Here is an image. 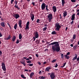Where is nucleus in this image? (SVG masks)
Returning <instances> with one entry per match:
<instances>
[{"label":"nucleus","mask_w":79,"mask_h":79,"mask_svg":"<svg viewBox=\"0 0 79 79\" xmlns=\"http://www.w3.org/2000/svg\"><path fill=\"white\" fill-rule=\"evenodd\" d=\"M16 36H14L12 38V40L13 42H14L16 40Z\"/></svg>","instance_id":"17"},{"label":"nucleus","mask_w":79,"mask_h":79,"mask_svg":"<svg viewBox=\"0 0 79 79\" xmlns=\"http://www.w3.org/2000/svg\"><path fill=\"white\" fill-rule=\"evenodd\" d=\"M14 1H15V0H11L10 2L11 4H13V2H14Z\"/></svg>","instance_id":"38"},{"label":"nucleus","mask_w":79,"mask_h":79,"mask_svg":"<svg viewBox=\"0 0 79 79\" xmlns=\"http://www.w3.org/2000/svg\"><path fill=\"white\" fill-rule=\"evenodd\" d=\"M47 19H48V21H51L53 18V15L52 14H50L47 16Z\"/></svg>","instance_id":"3"},{"label":"nucleus","mask_w":79,"mask_h":79,"mask_svg":"<svg viewBox=\"0 0 79 79\" xmlns=\"http://www.w3.org/2000/svg\"><path fill=\"white\" fill-rule=\"evenodd\" d=\"M78 26L77 27L78 28H79V24H78V25H77Z\"/></svg>","instance_id":"64"},{"label":"nucleus","mask_w":79,"mask_h":79,"mask_svg":"<svg viewBox=\"0 0 79 79\" xmlns=\"http://www.w3.org/2000/svg\"><path fill=\"white\" fill-rule=\"evenodd\" d=\"M56 61V59H54L52 61V62L54 63H55Z\"/></svg>","instance_id":"31"},{"label":"nucleus","mask_w":79,"mask_h":79,"mask_svg":"<svg viewBox=\"0 0 79 79\" xmlns=\"http://www.w3.org/2000/svg\"><path fill=\"white\" fill-rule=\"evenodd\" d=\"M50 77L52 79H54L55 77V73L52 72L51 73L50 75Z\"/></svg>","instance_id":"6"},{"label":"nucleus","mask_w":79,"mask_h":79,"mask_svg":"<svg viewBox=\"0 0 79 79\" xmlns=\"http://www.w3.org/2000/svg\"><path fill=\"white\" fill-rule=\"evenodd\" d=\"M29 59H30V60H31V59H32V57H31V56H29Z\"/></svg>","instance_id":"52"},{"label":"nucleus","mask_w":79,"mask_h":79,"mask_svg":"<svg viewBox=\"0 0 79 79\" xmlns=\"http://www.w3.org/2000/svg\"><path fill=\"white\" fill-rule=\"evenodd\" d=\"M38 64H39L40 65V64H41V63L40 62H39L38 63Z\"/></svg>","instance_id":"61"},{"label":"nucleus","mask_w":79,"mask_h":79,"mask_svg":"<svg viewBox=\"0 0 79 79\" xmlns=\"http://www.w3.org/2000/svg\"><path fill=\"white\" fill-rule=\"evenodd\" d=\"M64 3H65V1H64V0H62V6H64Z\"/></svg>","instance_id":"20"},{"label":"nucleus","mask_w":79,"mask_h":79,"mask_svg":"<svg viewBox=\"0 0 79 79\" xmlns=\"http://www.w3.org/2000/svg\"><path fill=\"white\" fill-rule=\"evenodd\" d=\"M29 66H33V64H29Z\"/></svg>","instance_id":"41"},{"label":"nucleus","mask_w":79,"mask_h":79,"mask_svg":"<svg viewBox=\"0 0 79 79\" xmlns=\"http://www.w3.org/2000/svg\"><path fill=\"white\" fill-rule=\"evenodd\" d=\"M47 27H45V28H44L43 29V31H46V30H47Z\"/></svg>","instance_id":"33"},{"label":"nucleus","mask_w":79,"mask_h":79,"mask_svg":"<svg viewBox=\"0 0 79 79\" xmlns=\"http://www.w3.org/2000/svg\"><path fill=\"white\" fill-rule=\"evenodd\" d=\"M31 4H32L33 6H35V2H33L31 3Z\"/></svg>","instance_id":"45"},{"label":"nucleus","mask_w":79,"mask_h":79,"mask_svg":"<svg viewBox=\"0 0 79 79\" xmlns=\"http://www.w3.org/2000/svg\"><path fill=\"white\" fill-rule=\"evenodd\" d=\"M68 14L67 13V12L66 11H64L63 13V17H65L66 16H67Z\"/></svg>","instance_id":"16"},{"label":"nucleus","mask_w":79,"mask_h":79,"mask_svg":"<svg viewBox=\"0 0 79 79\" xmlns=\"http://www.w3.org/2000/svg\"><path fill=\"white\" fill-rule=\"evenodd\" d=\"M73 23H74V21L73 20L72 22H70V24H73Z\"/></svg>","instance_id":"46"},{"label":"nucleus","mask_w":79,"mask_h":79,"mask_svg":"<svg viewBox=\"0 0 79 79\" xmlns=\"http://www.w3.org/2000/svg\"><path fill=\"white\" fill-rule=\"evenodd\" d=\"M11 37V35H9L7 37V38H6V40H9V39H10Z\"/></svg>","instance_id":"26"},{"label":"nucleus","mask_w":79,"mask_h":79,"mask_svg":"<svg viewBox=\"0 0 79 79\" xmlns=\"http://www.w3.org/2000/svg\"><path fill=\"white\" fill-rule=\"evenodd\" d=\"M31 15V19L33 21H34V14H32Z\"/></svg>","instance_id":"13"},{"label":"nucleus","mask_w":79,"mask_h":79,"mask_svg":"<svg viewBox=\"0 0 79 79\" xmlns=\"http://www.w3.org/2000/svg\"><path fill=\"white\" fill-rule=\"evenodd\" d=\"M61 57L62 58H64V55H63V54H61Z\"/></svg>","instance_id":"35"},{"label":"nucleus","mask_w":79,"mask_h":79,"mask_svg":"<svg viewBox=\"0 0 79 79\" xmlns=\"http://www.w3.org/2000/svg\"><path fill=\"white\" fill-rule=\"evenodd\" d=\"M34 75V73L32 72L30 73V78H32V76Z\"/></svg>","instance_id":"19"},{"label":"nucleus","mask_w":79,"mask_h":79,"mask_svg":"<svg viewBox=\"0 0 79 79\" xmlns=\"http://www.w3.org/2000/svg\"><path fill=\"white\" fill-rule=\"evenodd\" d=\"M13 16H14V18H15V19H18V18H19L20 16L19 14H14Z\"/></svg>","instance_id":"7"},{"label":"nucleus","mask_w":79,"mask_h":79,"mask_svg":"<svg viewBox=\"0 0 79 79\" xmlns=\"http://www.w3.org/2000/svg\"><path fill=\"white\" fill-rule=\"evenodd\" d=\"M52 8L53 11L55 13L56 11V7L55 6H53Z\"/></svg>","instance_id":"15"},{"label":"nucleus","mask_w":79,"mask_h":79,"mask_svg":"<svg viewBox=\"0 0 79 79\" xmlns=\"http://www.w3.org/2000/svg\"><path fill=\"white\" fill-rule=\"evenodd\" d=\"M14 3H15V5L14 6V7L15 8H16L17 10H20V8L19 7H18V6L17 5V4H18V1H16V0H15L14 2Z\"/></svg>","instance_id":"5"},{"label":"nucleus","mask_w":79,"mask_h":79,"mask_svg":"<svg viewBox=\"0 0 79 79\" xmlns=\"http://www.w3.org/2000/svg\"><path fill=\"white\" fill-rule=\"evenodd\" d=\"M39 22H40V20L39 19H37L36 23H39Z\"/></svg>","instance_id":"37"},{"label":"nucleus","mask_w":79,"mask_h":79,"mask_svg":"<svg viewBox=\"0 0 79 79\" xmlns=\"http://www.w3.org/2000/svg\"><path fill=\"white\" fill-rule=\"evenodd\" d=\"M2 54V51L0 50V55H1Z\"/></svg>","instance_id":"51"},{"label":"nucleus","mask_w":79,"mask_h":79,"mask_svg":"<svg viewBox=\"0 0 79 79\" xmlns=\"http://www.w3.org/2000/svg\"><path fill=\"white\" fill-rule=\"evenodd\" d=\"M24 70H25V71H24V72L27 71V72H28V71H29V70H27V69H26L25 70L24 69Z\"/></svg>","instance_id":"50"},{"label":"nucleus","mask_w":79,"mask_h":79,"mask_svg":"<svg viewBox=\"0 0 79 79\" xmlns=\"http://www.w3.org/2000/svg\"><path fill=\"white\" fill-rule=\"evenodd\" d=\"M21 77L22 78H23V79H26V77H24V75L23 74H22L21 75Z\"/></svg>","instance_id":"28"},{"label":"nucleus","mask_w":79,"mask_h":79,"mask_svg":"<svg viewBox=\"0 0 79 79\" xmlns=\"http://www.w3.org/2000/svg\"><path fill=\"white\" fill-rule=\"evenodd\" d=\"M77 45H76L74 46L73 47L74 50H76V48H77Z\"/></svg>","instance_id":"29"},{"label":"nucleus","mask_w":79,"mask_h":79,"mask_svg":"<svg viewBox=\"0 0 79 79\" xmlns=\"http://www.w3.org/2000/svg\"><path fill=\"white\" fill-rule=\"evenodd\" d=\"M1 25L3 27H5V23L4 22H2L1 23Z\"/></svg>","instance_id":"18"},{"label":"nucleus","mask_w":79,"mask_h":79,"mask_svg":"<svg viewBox=\"0 0 79 79\" xmlns=\"http://www.w3.org/2000/svg\"><path fill=\"white\" fill-rule=\"evenodd\" d=\"M46 11H48V10H49V9H48V8H47L46 9Z\"/></svg>","instance_id":"62"},{"label":"nucleus","mask_w":79,"mask_h":79,"mask_svg":"<svg viewBox=\"0 0 79 79\" xmlns=\"http://www.w3.org/2000/svg\"><path fill=\"white\" fill-rule=\"evenodd\" d=\"M58 64H56V65L55 66V68H57L58 67Z\"/></svg>","instance_id":"40"},{"label":"nucleus","mask_w":79,"mask_h":79,"mask_svg":"<svg viewBox=\"0 0 79 79\" xmlns=\"http://www.w3.org/2000/svg\"><path fill=\"white\" fill-rule=\"evenodd\" d=\"M17 26H18V25L17 23H16L14 27L15 29V30H16L17 29L16 28H17V27H18Z\"/></svg>","instance_id":"24"},{"label":"nucleus","mask_w":79,"mask_h":79,"mask_svg":"<svg viewBox=\"0 0 79 79\" xmlns=\"http://www.w3.org/2000/svg\"><path fill=\"white\" fill-rule=\"evenodd\" d=\"M52 45V50H53V52H60L61 49H60V44H59V42H54L49 44V45Z\"/></svg>","instance_id":"1"},{"label":"nucleus","mask_w":79,"mask_h":79,"mask_svg":"<svg viewBox=\"0 0 79 79\" xmlns=\"http://www.w3.org/2000/svg\"><path fill=\"white\" fill-rule=\"evenodd\" d=\"M55 26L56 27V28L55 29L56 31H59L61 27V25H60V23H58L55 24Z\"/></svg>","instance_id":"2"},{"label":"nucleus","mask_w":79,"mask_h":79,"mask_svg":"<svg viewBox=\"0 0 79 79\" xmlns=\"http://www.w3.org/2000/svg\"><path fill=\"white\" fill-rule=\"evenodd\" d=\"M39 78L40 79H45L46 78V77L42 76H40L39 77Z\"/></svg>","instance_id":"23"},{"label":"nucleus","mask_w":79,"mask_h":79,"mask_svg":"<svg viewBox=\"0 0 79 79\" xmlns=\"http://www.w3.org/2000/svg\"><path fill=\"white\" fill-rule=\"evenodd\" d=\"M68 27H66V28H65V31H67V30H68Z\"/></svg>","instance_id":"57"},{"label":"nucleus","mask_w":79,"mask_h":79,"mask_svg":"<svg viewBox=\"0 0 79 79\" xmlns=\"http://www.w3.org/2000/svg\"><path fill=\"white\" fill-rule=\"evenodd\" d=\"M66 63L65 62L64 63V64L63 65L64 66H65V65H66Z\"/></svg>","instance_id":"49"},{"label":"nucleus","mask_w":79,"mask_h":79,"mask_svg":"<svg viewBox=\"0 0 79 79\" xmlns=\"http://www.w3.org/2000/svg\"><path fill=\"white\" fill-rule=\"evenodd\" d=\"M35 55L36 57H39V55L38 54H36Z\"/></svg>","instance_id":"54"},{"label":"nucleus","mask_w":79,"mask_h":79,"mask_svg":"<svg viewBox=\"0 0 79 79\" xmlns=\"http://www.w3.org/2000/svg\"><path fill=\"white\" fill-rule=\"evenodd\" d=\"M2 36H3L2 34V33H1V32H0V37H2Z\"/></svg>","instance_id":"48"},{"label":"nucleus","mask_w":79,"mask_h":79,"mask_svg":"<svg viewBox=\"0 0 79 79\" xmlns=\"http://www.w3.org/2000/svg\"><path fill=\"white\" fill-rule=\"evenodd\" d=\"M66 58L68 59H69V56H67L66 57Z\"/></svg>","instance_id":"39"},{"label":"nucleus","mask_w":79,"mask_h":79,"mask_svg":"<svg viewBox=\"0 0 79 79\" xmlns=\"http://www.w3.org/2000/svg\"><path fill=\"white\" fill-rule=\"evenodd\" d=\"M75 56H74L72 59V61H74L77 58V54H75Z\"/></svg>","instance_id":"12"},{"label":"nucleus","mask_w":79,"mask_h":79,"mask_svg":"<svg viewBox=\"0 0 79 79\" xmlns=\"http://www.w3.org/2000/svg\"><path fill=\"white\" fill-rule=\"evenodd\" d=\"M79 6V5L77 4V5L75 7H74V8H77V6Z\"/></svg>","instance_id":"44"},{"label":"nucleus","mask_w":79,"mask_h":79,"mask_svg":"<svg viewBox=\"0 0 79 79\" xmlns=\"http://www.w3.org/2000/svg\"><path fill=\"white\" fill-rule=\"evenodd\" d=\"M2 69L4 71H6V66L4 62H2Z\"/></svg>","instance_id":"4"},{"label":"nucleus","mask_w":79,"mask_h":79,"mask_svg":"<svg viewBox=\"0 0 79 79\" xmlns=\"http://www.w3.org/2000/svg\"><path fill=\"white\" fill-rule=\"evenodd\" d=\"M70 46L71 47H73V44H71V45H70Z\"/></svg>","instance_id":"56"},{"label":"nucleus","mask_w":79,"mask_h":79,"mask_svg":"<svg viewBox=\"0 0 79 79\" xmlns=\"http://www.w3.org/2000/svg\"><path fill=\"white\" fill-rule=\"evenodd\" d=\"M46 5L45 3H43L41 5V9L42 10H44L45 8Z\"/></svg>","instance_id":"8"},{"label":"nucleus","mask_w":79,"mask_h":79,"mask_svg":"<svg viewBox=\"0 0 79 79\" xmlns=\"http://www.w3.org/2000/svg\"><path fill=\"white\" fill-rule=\"evenodd\" d=\"M20 63H21V64H23L24 66H26V64L25 63V61H22L20 62Z\"/></svg>","instance_id":"22"},{"label":"nucleus","mask_w":79,"mask_h":79,"mask_svg":"<svg viewBox=\"0 0 79 79\" xmlns=\"http://www.w3.org/2000/svg\"><path fill=\"white\" fill-rule=\"evenodd\" d=\"M75 19V14H73V15H72V18L71 19L72 21H74Z\"/></svg>","instance_id":"14"},{"label":"nucleus","mask_w":79,"mask_h":79,"mask_svg":"<svg viewBox=\"0 0 79 79\" xmlns=\"http://www.w3.org/2000/svg\"><path fill=\"white\" fill-rule=\"evenodd\" d=\"M18 24H19V27H20V28H22V27H23V26L21 25V24H22V20H19Z\"/></svg>","instance_id":"10"},{"label":"nucleus","mask_w":79,"mask_h":79,"mask_svg":"<svg viewBox=\"0 0 79 79\" xmlns=\"http://www.w3.org/2000/svg\"><path fill=\"white\" fill-rule=\"evenodd\" d=\"M52 34H53L54 35H56V32L55 31H53L52 32Z\"/></svg>","instance_id":"27"},{"label":"nucleus","mask_w":79,"mask_h":79,"mask_svg":"<svg viewBox=\"0 0 79 79\" xmlns=\"http://www.w3.org/2000/svg\"><path fill=\"white\" fill-rule=\"evenodd\" d=\"M43 1V0H39V2H42Z\"/></svg>","instance_id":"60"},{"label":"nucleus","mask_w":79,"mask_h":79,"mask_svg":"<svg viewBox=\"0 0 79 79\" xmlns=\"http://www.w3.org/2000/svg\"><path fill=\"white\" fill-rule=\"evenodd\" d=\"M76 34H74L73 35V39L74 40L76 39Z\"/></svg>","instance_id":"30"},{"label":"nucleus","mask_w":79,"mask_h":79,"mask_svg":"<svg viewBox=\"0 0 79 79\" xmlns=\"http://www.w3.org/2000/svg\"><path fill=\"white\" fill-rule=\"evenodd\" d=\"M71 1L72 2H73V3H74L76 2V0H71Z\"/></svg>","instance_id":"34"},{"label":"nucleus","mask_w":79,"mask_h":79,"mask_svg":"<svg viewBox=\"0 0 79 79\" xmlns=\"http://www.w3.org/2000/svg\"><path fill=\"white\" fill-rule=\"evenodd\" d=\"M47 8H48V5H47L46 6V9Z\"/></svg>","instance_id":"59"},{"label":"nucleus","mask_w":79,"mask_h":79,"mask_svg":"<svg viewBox=\"0 0 79 79\" xmlns=\"http://www.w3.org/2000/svg\"><path fill=\"white\" fill-rule=\"evenodd\" d=\"M19 40H17V41H16V44H19Z\"/></svg>","instance_id":"36"},{"label":"nucleus","mask_w":79,"mask_h":79,"mask_svg":"<svg viewBox=\"0 0 79 79\" xmlns=\"http://www.w3.org/2000/svg\"><path fill=\"white\" fill-rule=\"evenodd\" d=\"M66 55H70V52H68L67 54Z\"/></svg>","instance_id":"42"},{"label":"nucleus","mask_w":79,"mask_h":79,"mask_svg":"<svg viewBox=\"0 0 79 79\" xmlns=\"http://www.w3.org/2000/svg\"><path fill=\"white\" fill-rule=\"evenodd\" d=\"M77 15H78V16H79V12H78V13H77Z\"/></svg>","instance_id":"63"},{"label":"nucleus","mask_w":79,"mask_h":79,"mask_svg":"<svg viewBox=\"0 0 79 79\" xmlns=\"http://www.w3.org/2000/svg\"><path fill=\"white\" fill-rule=\"evenodd\" d=\"M29 22L28 21L27 22L26 24V27H25V30H26L29 29Z\"/></svg>","instance_id":"11"},{"label":"nucleus","mask_w":79,"mask_h":79,"mask_svg":"<svg viewBox=\"0 0 79 79\" xmlns=\"http://www.w3.org/2000/svg\"><path fill=\"white\" fill-rule=\"evenodd\" d=\"M45 71H48V72H49V70L48 69L47 67L46 68V69L45 70Z\"/></svg>","instance_id":"32"},{"label":"nucleus","mask_w":79,"mask_h":79,"mask_svg":"<svg viewBox=\"0 0 79 79\" xmlns=\"http://www.w3.org/2000/svg\"><path fill=\"white\" fill-rule=\"evenodd\" d=\"M27 63H31V61H27Z\"/></svg>","instance_id":"47"},{"label":"nucleus","mask_w":79,"mask_h":79,"mask_svg":"<svg viewBox=\"0 0 79 79\" xmlns=\"http://www.w3.org/2000/svg\"><path fill=\"white\" fill-rule=\"evenodd\" d=\"M22 38H23L22 34H20L19 35V39L20 40H21Z\"/></svg>","instance_id":"21"},{"label":"nucleus","mask_w":79,"mask_h":79,"mask_svg":"<svg viewBox=\"0 0 79 79\" xmlns=\"http://www.w3.org/2000/svg\"><path fill=\"white\" fill-rule=\"evenodd\" d=\"M67 56V55L66 54L64 55V57H65V58H66V56Z\"/></svg>","instance_id":"58"},{"label":"nucleus","mask_w":79,"mask_h":79,"mask_svg":"<svg viewBox=\"0 0 79 79\" xmlns=\"http://www.w3.org/2000/svg\"><path fill=\"white\" fill-rule=\"evenodd\" d=\"M40 42V40H37L35 41V43L37 44H39V43Z\"/></svg>","instance_id":"25"},{"label":"nucleus","mask_w":79,"mask_h":79,"mask_svg":"<svg viewBox=\"0 0 79 79\" xmlns=\"http://www.w3.org/2000/svg\"><path fill=\"white\" fill-rule=\"evenodd\" d=\"M46 63H47V62H46V61H45L44 62L43 64H46Z\"/></svg>","instance_id":"55"},{"label":"nucleus","mask_w":79,"mask_h":79,"mask_svg":"<svg viewBox=\"0 0 79 79\" xmlns=\"http://www.w3.org/2000/svg\"><path fill=\"white\" fill-rule=\"evenodd\" d=\"M47 68H48V69H49H49H51V68H50V67H48Z\"/></svg>","instance_id":"53"},{"label":"nucleus","mask_w":79,"mask_h":79,"mask_svg":"<svg viewBox=\"0 0 79 79\" xmlns=\"http://www.w3.org/2000/svg\"><path fill=\"white\" fill-rule=\"evenodd\" d=\"M34 37L36 38V39H37L39 37V34H38V32H35L34 33Z\"/></svg>","instance_id":"9"},{"label":"nucleus","mask_w":79,"mask_h":79,"mask_svg":"<svg viewBox=\"0 0 79 79\" xmlns=\"http://www.w3.org/2000/svg\"><path fill=\"white\" fill-rule=\"evenodd\" d=\"M33 41H35V38L34 36H33Z\"/></svg>","instance_id":"43"}]
</instances>
